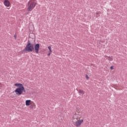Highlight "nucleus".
<instances>
[{"label": "nucleus", "mask_w": 127, "mask_h": 127, "mask_svg": "<svg viewBox=\"0 0 127 127\" xmlns=\"http://www.w3.org/2000/svg\"><path fill=\"white\" fill-rule=\"evenodd\" d=\"M14 85L16 87H18V88H17L14 91L16 95H18L19 96L20 95H22L23 92L24 93H25V89H24V86H23L22 84L15 83Z\"/></svg>", "instance_id": "f257e3e1"}, {"label": "nucleus", "mask_w": 127, "mask_h": 127, "mask_svg": "<svg viewBox=\"0 0 127 127\" xmlns=\"http://www.w3.org/2000/svg\"><path fill=\"white\" fill-rule=\"evenodd\" d=\"M34 50V46L33 44L30 43V41L28 40L27 41V44L25 48L24 51H28V52H32Z\"/></svg>", "instance_id": "f03ea898"}, {"label": "nucleus", "mask_w": 127, "mask_h": 127, "mask_svg": "<svg viewBox=\"0 0 127 127\" xmlns=\"http://www.w3.org/2000/svg\"><path fill=\"white\" fill-rule=\"evenodd\" d=\"M27 4L29 6L27 8L28 11H31V10L35 7L36 2L34 1L33 0H29L27 2Z\"/></svg>", "instance_id": "7ed1b4c3"}, {"label": "nucleus", "mask_w": 127, "mask_h": 127, "mask_svg": "<svg viewBox=\"0 0 127 127\" xmlns=\"http://www.w3.org/2000/svg\"><path fill=\"white\" fill-rule=\"evenodd\" d=\"M40 47V46L39 45V44H36L34 48V49L35 51V52L37 54H38V53L39 52V48Z\"/></svg>", "instance_id": "20e7f679"}, {"label": "nucleus", "mask_w": 127, "mask_h": 127, "mask_svg": "<svg viewBox=\"0 0 127 127\" xmlns=\"http://www.w3.org/2000/svg\"><path fill=\"white\" fill-rule=\"evenodd\" d=\"M83 119L80 120H78L75 123L74 125V126H76L77 127H80V126H81V125H82V124H83Z\"/></svg>", "instance_id": "39448f33"}, {"label": "nucleus", "mask_w": 127, "mask_h": 127, "mask_svg": "<svg viewBox=\"0 0 127 127\" xmlns=\"http://www.w3.org/2000/svg\"><path fill=\"white\" fill-rule=\"evenodd\" d=\"M3 4L6 7H8L10 5V2L8 1V0H4L3 1Z\"/></svg>", "instance_id": "423d86ee"}, {"label": "nucleus", "mask_w": 127, "mask_h": 127, "mask_svg": "<svg viewBox=\"0 0 127 127\" xmlns=\"http://www.w3.org/2000/svg\"><path fill=\"white\" fill-rule=\"evenodd\" d=\"M31 102V100H27L25 101L26 106H30Z\"/></svg>", "instance_id": "0eeeda50"}, {"label": "nucleus", "mask_w": 127, "mask_h": 127, "mask_svg": "<svg viewBox=\"0 0 127 127\" xmlns=\"http://www.w3.org/2000/svg\"><path fill=\"white\" fill-rule=\"evenodd\" d=\"M105 57H106V59H108V58L109 61H113V57H108L107 56H105Z\"/></svg>", "instance_id": "6e6552de"}, {"label": "nucleus", "mask_w": 127, "mask_h": 127, "mask_svg": "<svg viewBox=\"0 0 127 127\" xmlns=\"http://www.w3.org/2000/svg\"><path fill=\"white\" fill-rule=\"evenodd\" d=\"M78 93H79L80 96H83V95H84L85 92L83 90H79V91H78Z\"/></svg>", "instance_id": "1a4fd4ad"}, {"label": "nucleus", "mask_w": 127, "mask_h": 127, "mask_svg": "<svg viewBox=\"0 0 127 127\" xmlns=\"http://www.w3.org/2000/svg\"><path fill=\"white\" fill-rule=\"evenodd\" d=\"M48 49H49V52H52V51L51 50V46H49L48 47Z\"/></svg>", "instance_id": "9d476101"}, {"label": "nucleus", "mask_w": 127, "mask_h": 127, "mask_svg": "<svg viewBox=\"0 0 127 127\" xmlns=\"http://www.w3.org/2000/svg\"><path fill=\"white\" fill-rule=\"evenodd\" d=\"M110 69H111V70H114V66H111V67H110Z\"/></svg>", "instance_id": "9b49d317"}, {"label": "nucleus", "mask_w": 127, "mask_h": 127, "mask_svg": "<svg viewBox=\"0 0 127 127\" xmlns=\"http://www.w3.org/2000/svg\"><path fill=\"white\" fill-rule=\"evenodd\" d=\"M52 52H49V53L48 54V56H50V54H51Z\"/></svg>", "instance_id": "f8f14e48"}, {"label": "nucleus", "mask_w": 127, "mask_h": 127, "mask_svg": "<svg viewBox=\"0 0 127 127\" xmlns=\"http://www.w3.org/2000/svg\"><path fill=\"white\" fill-rule=\"evenodd\" d=\"M86 79H89V76H88L87 74L86 75Z\"/></svg>", "instance_id": "ddd939ff"}, {"label": "nucleus", "mask_w": 127, "mask_h": 127, "mask_svg": "<svg viewBox=\"0 0 127 127\" xmlns=\"http://www.w3.org/2000/svg\"><path fill=\"white\" fill-rule=\"evenodd\" d=\"M14 37L15 38V39H16V36H14Z\"/></svg>", "instance_id": "4468645a"}]
</instances>
